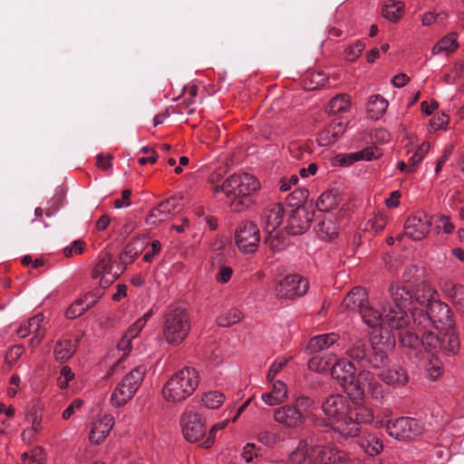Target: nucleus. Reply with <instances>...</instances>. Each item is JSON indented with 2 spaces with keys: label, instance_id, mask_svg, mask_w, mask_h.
Returning <instances> with one entry per match:
<instances>
[{
  "label": "nucleus",
  "instance_id": "423d86ee",
  "mask_svg": "<svg viewBox=\"0 0 464 464\" xmlns=\"http://www.w3.org/2000/svg\"><path fill=\"white\" fill-rule=\"evenodd\" d=\"M411 317L414 325L420 331L429 327L439 329L440 324L445 328H451L454 325L453 314L450 306L437 299L426 310L413 307Z\"/></svg>",
  "mask_w": 464,
  "mask_h": 464
},
{
  "label": "nucleus",
  "instance_id": "58836bf2",
  "mask_svg": "<svg viewBox=\"0 0 464 464\" xmlns=\"http://www.w3.org/2000/svg\"><path fill=\"white\" fill-rule=\"evenodd\" d=\"M119 274L117 271H113L112 256L110 254H105L102 256L92 269V276L93 278L100 277L102 275H113Z\"/></svg>",
  "mask_w": 464,
  "mask_h": 464
},
{
  "label": "nucleus",
  "instance_id": "b1692460",
  "mask_svg": "<svg viewBox=\"0 0 464 464\" xmlns=\"http://www.w3.org/2000/svg\"><path fill=\"white\" fill-rule=\"evenodd\" d=\"M114 425V419L111 415H104L100 420L93 422L90 433V440L92 443L99 444L110 433Z\"/></svg>",
  "mask_w": 464,
  "mask_h": 464
},
{
  "label": "nucleus",
  "instance_id": "aec40b11",
  "mask_svg": "<svg viewBox=\"0 0 464 464\" xmlns=\"http://www.w3.org/2000/svg\"><path fill=\"white\" fill-rule=\"evenodd\" d=\"M430 226V218L426 215L423 218L420 216L410 217L404 224L405 236L412 240H421L428 235Z\"/></svg>",
  "mask_w": 464,
  "mask_h": 464
},
{
  "label": "nucleus",
  "instance_id": "603ef678",
  "mask_svg": "<svg viewBox=\"0 0 464 464\" xmlns=\"http://www.w3.org/2000/svg\"><path fill=\"white\" fill-rule=\"evenodd\" d=\"M74 378L72 369L65 365L60 371V376L57 379V384L60 389L64 390L68 387L69 382Z\"/></svg>",
  "mask_w": 464,
  "mask_h": 464
},
{
  "label": "nucleus",
  "instance_id": "9d476101",
  "mask_svg": "<svg viewBox=\"0 0 464 464\" xmlns=\"http://www.w3.org/2000/svg\"><path fill=\"white\" fill-rule=\"evenodd\" d=\"M146 371L145 365H138L124 376L111 396L113 406L121 407L132 399L144 379Z\"/></svg>",
  "mask_w": 464,
  "mask_h": 464
},
{
  "label": "nucleus",
  "instance_id": "9b49d317",
  "mask_svg": "<svg viewBox=\"0 0 464 464\" xmlns=\"http://www.w3.org/2000/svg\"><path fill=\"white\" fill-rule=\"evenodd\" d=\"M284 208L279 203H274L267 206L261 217L262 225L268 235L266 237V242L269 244L270 247L275 251H279L285 246V237L280 233L273 234L276 229L283 221Z\"/></svg>",
  "mask_w": 464,
  "mask_h": 464
},
{
  "label": "nucleus",
  "instance_id": "a19ab883",
  "mask_svg": "<svg viewBox=\"0 0 464 464\" xmlns=\"http://www.w3.org/2000/svg\"><path fill=\"white\" fill-rule=\"evenodd\" d=\"M424 270L421 266L417 265L408 266L402 275V279L405 283L412 284V285L419 284L423 280Z\"/></svg>",
  "mask_w": 464,
  "mask_h": 464
},
{
  "label": "nucleus",
  "instance_id": "0e129e2a",
  "mask_svg": "<svg viewBox=\"0 0 464 464\" xmlns=\"http://www.w3.org/2000/svg\"><path fill=\"white\" fill-rule=\"evenodd\" d=\"M233 270L230 266H221L219 267V271L216 275V279L218 282L225 284L229 281L231 278Z\"/></svg>",
  "mask_w": 464,
  "mask_h": 464
},
{
  "label": "nucleus",
  "instance_id": "0eeeda50",
  "mask_svg": "<svg viewBox=\"0 0 464 464\" xmlns=\"http://www.w3.org/2000/svg\"><path fill=\"white\" fill-rule=\"evenodd\" d=\"M395 311H398L395 304L392 302V304H388L387 306H382V311L374 308L372 305L367 304H364L361 311L359 312L364 324H367L371 328L380 327L381 332L379 335H374L371 341V343L375 339L376 342H384L386 341V336L390 334V336L394 337V334H391L388 330L389 327H400L403 326V324H399L398 319L395 316Z\"/></svg>",
  "mask_w": 464,
  "mask_h": 464
},
{
  "label": "nucleus",
  "instance_id": "680f3d73",
  "mask_svg": "<svg viewBox=\"0 0 464 464\" xmlns=\"http://www.w3.org/2000/svg\"><path fill=\"white\" fill-rule=\"evenodd\" d=\"M153 315L152 309L149 310L147 313L143 314L140 318H139L131 326L132 333L140 334L142 328L145 326L148 320Z\"/></svg>",
  "mask_w": 464,
  "mask_h": 464
},
{
  "label": "nucleus",
  "instance_id": "1a4fd4ad",
  "mask_svg": "<svg viewBox=\"0 0 464 464\" xmlns=\"http://www.w3.org/2000/svg\"><path fill=\"white\" fill-rule=\"evenodd\" d=\"M315 409L314 400L307 396H298L291 404L279 407L274 411L276 422L288 428H297L304 424L306 416Z\"/></svg>",
  "mask_w": 464,
  "mask_h": 464
},
{
  "label": "nucleus",
  "instance_id": "f704fd0d",
  "mask_svg": "<svg viewBox=\"0 0 464 464\" xmlns=\"http://www.w3.org/2000/svg\"><path fill=\"white\" fill-rule=\"evenodd\" d=\"M358 444L367 454L374 456L382 450V442L374 434H368L358 439Z\"/></svg>",
  "mask_w": 464,
  "mask_h": 464
},
{
  "label": "nucleus",
  "instance_id": "13d9d810",
  "mask_svg": "<svg viewBox=\"0 0 464 464\" xmlns=\"http://www.w3.org/2000/svg\"><path fill=\"white\" fill-rule=\"evenodd\" d=\"M228 423V420H225L219 423L214 425L209 430L208 436L207 440L204 441L203 445L205 448H210L214 443L216 433L218 430L224 429Z\"/></svg>",
  "mask_w": 464,
  "mask_h": 464
},
{
  "label": "nucleus",
  "instance_id": "20e7f679",
  "mask_svg": "<svg viewBox=\"0 0 464 464\" xmlns=\"http://www.w3.org/2000/svg\"><path fill=\"white\" fill-rule=\"evenodd\" d=\"M259 188L258 180L248 173L233 174L222 185H215V193L222 192L230 199V208L241 212L252 204L251 196Z\"/></svg>",
  "mask_w": 464,
  "mask_h": 464
},
{
  "label": "nucleus",
  "instance_id": "3c124183",
  "mask_svg": "<svg viewBox=\"0 0 464 464\" xmlns=\"http://www.w3.org/2000/svg\"><path fill=\"white\" fill-rule=\"evenodd\" d=\"M21 464H44L41 450H34L31 452L23 453Z\"/></svg>",
  "mask_w": 464,
  "mask_h": 464
},
{
  "label": "nucleus",
  "instance_id": "cd10ccee",
  "mask_svg": "<svg viewBox=\"0 0 464 464\" xmlns=\"http://www.w3.org/2000/svg\"><path fill=\"white\" fill-rule=\"evenodd\" d=\"M347 406V399L336 394L328 397L322 404V411L328 417L341 416L344 414Z\"/></svg>",
  "mask_w": 464,
  "mask_h": 464
},
{
  "label": "nucleus",
  "instance_id": "2eb2a0df",
  "mask_svg": "<svg viewBox=\"0 0 464 464\" xmlns=\"http://www.w3.org/2000/svg\"><path fill=\"white\" fill-rule=\"evenodd\" d=\"M309 287L308 281L300 275L294 274L279 280L276 287V295L280 298L293 299L304 295Z\"/></svg>",
  "mask_w": 464,
  "mask_h": 464
},
{
  "label": "nucleus",
  "instance_id": "052dcab7",
  "mask_svg": "<svg viewBox=\"0 0 464 464\" xmlns=\"http://www.w3.org/2000/svg\"><path fill=\"white\" fill-rule=\"evenodd\" d=\"M153 315L152 309L149 310L147 313L143 314L140 318H139L131 326L132 333L140 334L142 328L145 326L148 320Z\"/></svg>",
  "mask_w": 464,
  "mask_h": 464
},
{
  "label": "nucleus",
  "instance_id": "473e14b6",
  "mask_svg": "<svg viewBox=\"0 0 464 464\" xmlns=\"http://www.w3.org/2000/svg\"><path fill=\"white\" fill-rule=\"evenodd\" d=\"M335 354H315L308 361V368L316 372H331L335 359Z\"/></svg>",
  "mask_w": 464,
  "mask_h": 464
},
{
  "label": "nucleus",
  "instance_id": "a18cd8bd",
  "mask_svg": "<svg viewBox=\"0 0 464 464\" xmlns=\"http://www.w3.org/2000/svg\"><path fill=\"white\" fill-rule=\"evenodd\" d=\"M379 156L380 153L376 148H366L361 151L352 154L350 156V160L348 162L344 160L342 164H351L356 160H372Z\"/></svg>",
  "mask_w": 464,
  "mask_h": 464
},
{
  "label": "nucleus",
  "instance_id": "4c0bfd02",
  "mask_svg": "<svg viewBox=\"0 0 464 464\" xmlns=\"http://www.w3.org/2000/svg\"><path fill=\"white\" fill-rule=\"evenodd\" d=\"M388 102L380 94L371 96L368 102V111L372 119L382 117L388 108Z\"/></svg>",
  "mask_w": 464,
  "mask_h": 464
},
{
  "label": "nucleus",
  "instance_id": "5701e85b",
  "mask_svg": "<svg viewBox=\"0 0 464 464\" xmlns=\"http://www.w3.org/2000/svg\"><path fill=\"white\" fill-rule=\"evenodd\" d=\"M178 208V200L176 198H169L160 202L154 208L150 214L147 217L146 222L150 225H155L158 222H162Z\"/></svg>",
  "mask_w": 464,
  "mask_h": 464
},
{
  "label": "nucleus",
  "instance_id": "bf43d9fd",
  "mask_svg": "<svg viewBox=\"0 0 464 464\" xmlns=\"http://www.w3.org/2000/svg\"><path fill=\"white\" fill-rule=\"evenodd\" d=\"M276 434L270 430H261L257 434V440L259 442L266 446H271L276 441Z\"/></svg>",
  "mask_w": 464,
  "mask_h": 464
},
{
  "label": "nucleus",
  "instance_id": "7c9ffc66",
  "mask_svg": "<svg viewBox=\"0 0 464 464\" xmlns=\"http://www.w3.org/2000/svg\"><path fill=\"white\" fill-rule=\"evenodd\" d=\"M440 351L446 355L455 354L459 347V336L456 334L454 328H447V331L440 337Z\"/></svg>",
  "mask_w": 464,
  "mask_h": 464
},
{
  "label": "nucleus",
  "instance_id": "7ed1b4c3",
  "mask_svg": "<svg viewBox=\"0 0 464 464\" xmlns=\"http://www.w3.org/2000/svg\"><path fill=\"white\" fill-rule=\"evenodd\" d=\"M414 286L413 290H410L406 286L401 287L398 285L392 284L389 288L390 296L396 308H398L394 316L399 318V324L404 325L410 322L406 312L409 305L417 304L426 310L437 299L436 291L427 285L424 280L414 285Z\"/></svg>",
  "mask_w": 464,
  "mask_h": 464
},
{
  "label": "nucleus",
  "instance_id": "4be33fe9",
  "mask_svg": "<svg viewBox=\"0 0 464 464\" xmlns=\"http://www.w3.org/2000/svg\"><path fill=\"white\" fill-rule=\"evenodd\" d=\"M378 378L388 385L402 386L409 381L407 372L401 366L389 368V364L384 368L378 369Z\"/></svg>",
  "mask_w": 464,
  "mask_h": 464
},
{
  "label": "nucleus",
  "instance_id": "37998d69",
  "mask_svg": "<svg viewBox=\"0 0 464 464\" xmlns=\"http://www.w3.org/2000/svg\"><path fill=\"white\" fill-rule=\"evenodd\" d=\"M201 401L206 408L217 409L224 402L225 395L217 391L208 392L204 393Z\"/></svg>",
  "mask_w": 464,
  "mask_h": 464
},
{
  "label": "nucleus",
  "instance_id": "c03bdc74",
  "mask_svg": "<svg viewBox=\"0 0 464 464\" xmlns=\"http://www.w3.org/2000/svg\"><path fill=\"white\" fill-rule=\"evenodd\" d=\"M338 205V198L333 191L324 192L318 201L317 206L322 211H327Z\"/></svg>",
  "mask_w": 464,
  "mask_h": 464
},
{
  "label": "nucleus",
  "instance_id": "bb28decb",
  "mask_svg": "<svg viewBox=\"0 0 464 464\" xmlns=\"http://www.w3.org/2000/svg\"><path fill=\"white\" fill-rule=\"evenodd\" d=\"M367 302V294L361 286L353 287L343 301V306L350 311H361Z\"/></svg>",
  "mask_w": 464,
  "mask_h": 464
},
{
  "label": "nucleus",
  "instance_id": "4d7b16f0",
  "mask_svg": "<svg viewBox=\"0 0 464 464\" xmlns=\"http://www.w3.org/2000/svg\"><path fill=\"white\" fill-rule=\"evenodd\" d=\"M84 242L81 239L73 241L72 245L66 246L63 249V254L66 257L72 256L73 254L81 255L84 251Z\"/></svg>",
  "mask_w": 464,
  "mask_h": 464
},
{
  "label": "nucleus",
  "instance_id": "5fc2aeb1",
  "mask_svg": "<svg viewBox=\"0 0 464 464\" xmlns=\"http://www.w3.org/2000/svg\"><path fill=\"white\" fill-rule=\"evenodd\" d=\"M309 197V191L305 188H297L291 194V199L295 202H291L290 204L292 206L299 207V206H304V203L306 201V199Z\"/></svg>",
  "mask_w": 464,
  "mask_h": 464
},
{
  "label": "nucleus",
  "instance_id": "69168bd1",
  "mask_svg": "<svg viewBox=\"0 0 464 464\" xmlns=\"http://www.w3.org/2000/svg\"><path fill=\"white\" fill-rule=\"evenodd\" d=\"M345 125L346 123L342 121L334 120L333 122L328 126L330 128L332 137L337 140L338 137L344 132Z\"/></svg>",
  "mask_w": 464,
  "mask_h": 464
},
{
  "label": "nucleus",
  "instance_id": "f3484780",
  "mask_svg": "<svg viewBox=\"0 0 464 464\" xmlns=\"http://www.w3.org/2000/svg\"><path fill=\"white\" fill-rule=\"evenodd\" d=\"M314 217V210H309L306 206H299L291 210L287 220V233L289 235H302L309 227Z\"/></svg>",
  "mask_w": 464,
  "mask_h": 464
},
{
  "label": "nucleus",
  "instance_id": "338daca9",
  "mask_svg": "<svg viewBox=\"0 0 464 464\" xmlns=\"http://www.w3.org/2000/svg\"><path fill=\"white\" fill-rule=\"evenodd\" d=\"M83 401L75 399L63 411L62 417L63 420H68L74 413L75 410L82 408Z\"/></svg>",
  "mask_w": 464,
  "mask_h": 464
},
{
  "label": "nucleus",
  "instance_id": "dca6fc26",
  "mask_svg": "<svg viewBox=\"0 0 464 464\" xmlns=\"http://www.w3.org/2000/svg\"><path fill=\"white\" fill-rule=\"evenodd\" d=\"M260 241L259 229L252 221L242 222L236 230V243L244 253H253Z\"/></svg>",
  "mask_w": 464,
  "mask_h": 464
},
{
  "label": "nucleus",
  "instance_id": "f8f14e48",
  "mask_svg": "<svg viewBox=\"0 0 464 464\" xmlns=\"http://www.w3.org/2000/svg\"><path fill=\"white\" fill-rule=\"evenodd\" d=\"M355 420L353 417L345 416L343 419H338L334 421L331 427L333 439L341 443L348 438L356 437L360 431L359 422H371L373 414L370 410L362 408L355 413Z\"/></svg>",
  "mask_w": 464,
  "mask_h": 464
},
{
  "label": "nucleus",
  "instance_id": "e2e57ef3",
  "mask_svg": "<svg viewBox=\"0 0 464 464\" xmlns=\"http://www.w3.org/2000/svg\"><path fill=\"white\" fill-rule=\"evenodd\" d=\"M317 140L320 146L325 147L334 143L336 141V139L332 137L330 128L327 127L326 129L320 132Z\"/></svg>",
  "mask_w": 464,
  "mask_h": 464
},
{
  "label": "nucleus",
  "instance_id": "774afa93",
  "mask_svg": "<svg viewBox=\"0 0 464 464\" xmlns=\"http://www.w3.org/2000/svg\"><path fill=\"white\" fill-rule=\"evenodd\" d=\"M287 363V360H279L276 361L272 366L270 367V370L267 373V379L272 382L275 378V376L285 366Z\"/></svg>",
  "mask_w": 464,
  "mask_h": 464
},
{
  "label": "nucleus",
  "instance_id": "6e6552de",
  "mask_svg": "<svg viewBox=\"0 0 464 464\" xmlns=\"http://www.w3.org/2000/svg\"><path fill=\"white\" fill-rule=\"evenodd\" d=\"M188 312L182 307H169L163 319L162 335L171 345L180 344L190 332Z\"/></svg>",
  "mask_w": 464,
  "mask_h": 464
},
{
  "label": "nucleus",
  "instance_id": "c756f323",
  "mask_svg": "<svg viewBox=\"0 0 464 464\" xmlns=\"http://www.w3.org/2000/svg\"><path fill=\"white\" fill-rule=\"evenodd\" d=\"M339 338V334L336 333L316 335L310 339L306 349L311 353H316L334 345Z\"/></svg>",
  "mask_w": 464,
  "mask_h": 464
},
{
  "label": "nucleus",
  "instance_id": "f257e3e1",
  "mask_svg": "<svg viewBox=\"0 0 464 464\" xmlns=\"http://www.w3.org/2000/svg\"><path fill=\"white\" fill-rule=\"evenodd\" d=\"M384 342H376L375 339L368 344L365 338L352 335L344 344L345 355L353 360L359 368L354 373V379L348 391V395L354 399H362L366 390L372 397H382V386L374 378V374L368 370L384 368L390 364L389 351L394 347V337L388 334Z\"/></svg>",
  "mask_w": 464,
  "mask_h": 464
},
{
  "label": "nucleus",
  "instance_id": "e433bc0d",
  "mask_svg": "<svg viewBox=\"0 0 464 464\" xmlns=\"http://www.w3.org/2000/svg\"><path fill=\"white\" fill-rule=\"evenodd\" d=\"M403 7L402 2L388 0L382 7V14L386 19L397 22L404 14Z\"/></svg>",
  "mask_w": 464,
  "mask_h": 464
},
{
  "label": "nucleus",
  "instance_id": "ea45409f",
  "mask_svg": "<svg viewBox=\"0 0 464 464\" xmlns=\"http://www.w3.org/2000/svg\"><path fill=\"white\" fill-rule=\"evenodd\" d=\"M351 106L350 96L347 94H338L334 97L328 105V112L330 114H337L346 112Z\"/></svg>",
  "mask_w": 464,
  "mask_h": 464
},
{
  "label": "nucleus",
  "instance_id": "09e8293b",
  "mask_svg": "<svg viewBox=\"0 0 464 464\" xmlns=\"http://www.w3.org/2000/svg\"><path fill=\"white\" fill-rule=\"evenodd\" d=\"M139 335V334H134L131 331V328L129 327L128 331L124 334V335L121 337V339L118 343V349L120 351H123V356L128 354V353L131 349V341L132 339L136 338Z\"/></svg>",
  "mask_w": 464,
  "mask_h": 464
},
{
  "label": "nucleus",
  "instance_id": "6e6d98bb",
  "mask_svg": "<svg viewBox=\"0 0 464 464\" xmlns=\"http://www.w3.org/2000/svg\"><path fill=\"white\" fill-rule=\"evenodd\" d=\"M365 48V44L362 41L355 42L353 45H351L346 50V58L349 61H354L358 58L363 49Z\"/></svg>",
  "mask_w": 464,
  "mask_h": 464
},
{
  "label": "nucleus",
  "instance_id": "c9c22d12",
  "mask_svg": "<svg viewBox=\"0 0 464 464\" xmlns=\"http://www.w3.org/2000/svg\"><path fill=\"white\" fill-rule=\"evenodd\" d=\"M432 327H429L426 330L420 331L418 327V331L421 333L420 334V346L424 347L426 350L430 353H437L440 351V345H441L440 342V335L434 334L431 331Z\"/></svg>",
  "mask_w": 464,
  "mask_h": 464
},
{
  "label": "nucleus",
  "instance_id": "864d4df0",
  "mask_svg": "<svg viewBox=\"0 0 464 464\" xmlns=\"http://www.w3.org/2000/svg\"><path fill=\"white\" fill-rule=\"evenodd\" d=\"M86 310L87 307H84V301L78 300L71 304V306L65 311V316L68 319H74L82 315Z\"/></svg>",
  "mask_w": 464,
  "mask_h": 464
},
{
  "label": "nucleus",
  "instance_id": "412c9836",
  "mask_svg": "<svg viewBox=\"0 0 464 464\" xmlns=\"http://www.w3.org/2000/svg\"><path fill=\"white\" fill-rule=\"evenodd\" d=\"M44 320L43 314H37L31 317L27 323L21 325L17 330V334L21 338H25L31 334H34V337L31 339L33 344H39L45 334V328L42 326Z\"/></svg>",
  "mask_w": 464,
  "mask_h": 464
},
{
  "label": "nucleus",
  "instance_id": "6ab92c4d",
  "mask_svg": "<svg viewBox=\"0 0 464 464\" xmlns=\"http://www.w3.org/2000/svg\"><path fill=\"white\" fill-rule=\"evenodd\" d=\"M409 322L403 326L400 327H389V331L391 334H394L395 337L398 336L401 343L407 348L417 350L420 347V334L414 325H408Z\"/></svg>",
  "mask_w": 464,
  "mask_h": 464
},
{
  "label": "nucleus",
  "instance_id": "4468645a",
  "mask_svg": "<svg viewBox=\"0 0 464 464\" xmlns=\"http://www.w3.org/2000/svg\"><path fill=\"white\" fill-rule=\"evenodd\" d=\"M180 425L184 438L189 442H197L202 439L206 428L200 414L193 406H188L182 414Z\"/></svg>",
  "mask_w": 464,
  "mask_h": 464
},
{
  "label": "nucleus",
  "instance_id": "c85d7f7f",
  "mask_svg": "<svg viewBox=\"0 0 464 464\" xmlns=\"http://www.w3.org/2000/svg\"><path fill=\"white\" fill-rule=\"evenodd\" d=\"M147 245L145 237H138L133 238L124 248L120 260L121 263L128 265L132 263L140 254L144 250Z\"/></svg>",
  "mask_w": 464,
  "mask_h": 464
},
{
  "label": "nucleus",
  "instance_id": "393cba45",
  "mask_svg": "<svg viewBox=\"0 0 464 464\" xmlns=\"http://www.w3.org/2000/svg\"><path fill=\"white\" fill-rule=\"evenodd\" d=\"M80 339L64 337L58 340L54 345V358L59 362L69 360L76 352Z\"/></svg>",
  "mask_w": 464,
  "mask_h": 464
},
{
  "label": "nucleus",
  "instance_id": "72a5a7b5",
  "mask_svg": "<svg viewBox=\"0 0 464 464\" xmlns=\"http://www.w3.org/2000/svg\"><path fill=\"white\" fill-rule=\"evenodd\" d=\"M314 229L317 236L323 240H331L337 235L336 224L331 217H324L316 224Z\"/></svg>",
  "mask_w": 464,
  "mask_h": 464
},
{
  "label": "nucleus",
  "instance_id": "79ce46f5",
  "mask_svg": "<svg viewBox=\"0 0 464 464\" xmlns=\"http://www.w3.org/2000/svg\"><path fill=\"white\" fill-rule=\"evenodd\" d=\"M458 48L457 37L455 34H450L442 38L439 43H437L432 52L434 54L440 53L443 51L448 53H452Z\"/></svg>",
  "mask_w": 464,
  "mask_h": 464
},
{
  "label": "nucleus",
  "instance_id": "2f4dec72",
  "mask_svg": "<svg viewBox=\"0 0 464 464\" xmlns=\"http://www.w3.org/2000/svg\"><path fill=\"white\" fill-rule=\"evenodd\" d=\"M286 386L281 381H276L273 384V389L271 392L262 394L263 401L269 406H274L282 403L286 399Z\"/></svg>",
  "mask_w": 464,
  "mask_h": 464
},
{
  "label": "nucleus",
  "instance_id": "49530a36",
  "mask_svg": "<svg viewBox=\"0 0 464 464\" xmlns=\"http://www.w3.org/2000/svg\"><path fill=\"white\" fill-rule=\"evenodd\" d=\"M242 318V314L237 309H231L226 314L219 316L217 323L220 327H227L238 323Z\"/></svg>",
  "mask_w": 464,
  "mask_h": 464
},
{
  "label": "nucleus",
  "instance_id": "f03ea898",
  "mask_svg": "<svg viewBox=\"0 0 464 464\" xmlns=\"http://www.w3.org/2000/svg\"><path fill=\"white\" fill-rule=\"evenodd\" d=\"M291 464H344L351 460L349 453L332 443L324 444L317 437L301 440L288 455Z\"/></svg>",
  "mask_w": 464,
  "mask_h": 464
},
{
  "label": "nucleus",
  "instance_id": "39448f33",
  "mask_svg": "<svg viewBox=\"0 0 464 464\" xmlns=\"http://www.w3.org/2000/svg\"><path fill=\"white\" fill-rule=\"evenodd\" d=\"M198 385V372L185 367L176 372L162 388L163 397L170 402H179L189 397Z\"/></svg>",
  "mask_w": 464,
  "mask_h": 464
},
{
  "label": "nucleus",
  "instance_id": "a878e982",
  "mask_svg": "<svg viewBox=\"0 0 464 464\" xmlns=\"http://www.w3.org/2000/svg\"><path fill=\"white\" fill-rule=\"evenodd\" d=\"M442 291L446 297L453 303L458 309H464V285L447 279L442 284Z\"/></svg>",
  "mask_w": 464,
  "mask_h": 464
},
{
  "label": "nucleus",
  "instance_id": "a211bd4d",
  "mask_svg": "<svg viewBox=\"0 0 464 464\" xmlns=\"http://www.w3.org/2000/svg\"><path fill=\"white\" fill-rule=\"evenodd\" d=\"M356 372L355 364L353 360L347 358H336L334 359L331 375L336 379L340 385L348 393L351 383L354 379V373Z\"/></svg>",
  "mask_w": 464,
  "mask_h": 464
},
{
  "label": "nucleus",
  "instance_id": "8fccbe9b",
  "mask_svg": "<svg viewBox=\"0 0 464 464\" xmlns=\"http://www.w3.org/2000/svg\"><path fill=\"white\" fill-rule=\"evenodd\" d=\"M426 371L429 379L434 381L441 374V364L437 357H431L429 359V362L426 364Z\"/></svg>",
  "mask_w": 464,
  "mask_h": 464
},
{
  "label": "nucleus",
  "instance_id": "ddd939ff",
  "mask_svg": "<svg viewBox=\"0 0 464 464\" xmlns=\"http://www.w3.org/2000/svg\"><path fill=\"white\" fill-rule=\"evenodd\" d=\"M385 428L391 437L400 440L413 439L422 432V426L419 420L410 417L388 420Z\"/></svg>",
  "mask_w": 464,
  "mask_h": 464
},
{
  "label": "nucleus",
  "instance_id": "de8ad7c7",
  "mask_svg": "<svg viewBox=\"0 0 464 464\" xmlns=\"http://www.w3.org/2000/svg\"><path fill=\"white\" fill-rule=\"evenodd\" d=\"M386 224L387 218L383 214L379 213L366 222L364 230L379 233L383 230Z\"/></svg>",
  "mask_w": 464,
  "mask_h": 464
}]
</instances>
